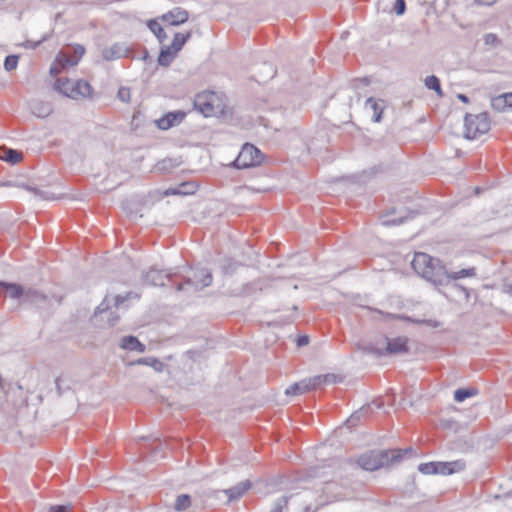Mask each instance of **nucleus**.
Segmentation results:
<instances>
[{
	"mask_svg": "<svg viewBox=\"0 0 512 512\" xmlns=\"http://www.w3.org/2000/svg\"><path fill=\"white\" fill-rule=\"evenodd\" d=\"M478 394V389L474 387L459 388L454 392V400L456 402H463L467 398L473 397Z\"/></svg>",
	"mask_w": 512,
	"mask_h": 512,
	"instance_id": "nucleus-23",
	"label": "nucleus"
},
{
	"mask_svg": "<svg viewBox=\"0 0 512 512\" xmlns=\"http://www.w3.org/2000/svg\"><path fill=\"white\" fill-rule=\"evenodd\" d=\"M1 158L8 163L17 164L22 159V153L11 148H5Z\"/></svg>",
	"mask_w": 512,
	"mask_h": 512,
	"instance_id": "nucleus-30",
	"label": "nucleus"
},
{
	"mask_svg": "<svg viewBox=\"0 0 512 512\" xmlns=\"http://www.w3.org/2000/svg\"><path fill=\"white\" fill-rule=\"evenodd\" d=\"M149 29L153 32V34L157 37L160 43H163L167 39V34L162 28V26L156 20H150L148 22Z\"/></svg>",
	"mask_w": 512,
	"mask_h": 512,
	"instance_id": "nucleus-28",
	"label": "nucleus"
},
{
	"mask_svg": "<svg viewBox=\"0 0 512 512\" xmlns=\"http://www.w3.org/2000/svg\"><path fill=\"white\" fill-rule=\"evenodd\" d=\"M176 55L177 52H174L170 46H164L160 50L158 64L163 67H168Z\"/></svg>",
	"mask_w": 512,
	"mask_h": 512,
	"instance_id": "nucleus-18",
	"label": "nucleus"
},
{
	"mask_svg": "<svg viewBox=\"0 0 512 512\" xmlns=\"http://www.w3.org/2000/svg\"><path fill=\"white\" fill-rule=\"evenodd\" d=\"M187 355L190 357V358H193V355H194V352L189 350L187 351Z\"/></svg>",
	"mask_w": 512,
	"mask_h": 512,
	"instance_id": "nucleus-61",
	"label": "nucleus"
},
{
	"mask_svg": "<svg viewBox=\"0 0 512 512\" xmlns=\"http://www.w3.org/2000/svg\"><path fill=\"white\" fill-rule=\"evenodd\" d=\"M395 213V209L389 210L387 213L382 215L381 221L385 226L400 225L408 218L407 216H400L398 218L391 217Z\"/></svg>",
	"mask_w": 512,
	"mask_h": 512,
	"instance_id": "nucleus-24",
	"label": "nucleus"
},
{
	"mask_svg": "<svg viewBox=\"0 0 512 512\" xmlns=\"http://www.w3.org/2000/svg\"><path fill=\"white\" fill-rule=\"evenodd\" d=\"M176 164L173 163L171 159L163 160L162 162L158 163L157 167L159 170H167Z\"/></svg>",
	"mask_w": 512,
	"mask_h": 512,
	"instance_id": "nucleus-45",
	"label": "nucleus"
},
{
	"mask_svg": "<svg viewBox=\"0 0 512 512\" xmlns=\"http://www.w3.org/2000/svg\"><path fill=\"white\" fill-rule=\"evenodd\" d=\"M262 160V152L253 144L245 143L232 165L237 169H246L260 165Z\"/></svg>",
	"mask_w": 512,
	"mask_h": 512,
	"instance_id": "nucleus-5",
	"label": "nucleus"
},
{
	"mask_svg": "<svg viewBox=\"0 0 512 512\" xmlns=\"http://www.w3.org/2000/svg\"><path fill=\"white\" fill-rule=\"evenodd\" d=\"M252 487L250 480L239 482L235 486L223 490L224 494L228 498V502L236 501L240 499L249 489Z\"/></svg>",
	"mask_w": 512,
	"mask_h": 512,
	"instance_id": "nucleus-12",
	"label": "nucleus"
},
{
	"mask_svg": "<svg viewBox=\"0 0 512 512\" xmlns=\"http://www.w3.org/2000/svg\"><path fill=\"white\" fill-rule=\"evenodd\" d=\"M106 302L107 299H104L103 302L96 308L94 312L95 317L99 314H102L103 312H107V310L109 309V305Z\"/></svg>",
	"mask_w": 512,
	"mask_h": 512,
	"instance_id": "nucleus-46",
	"label": "nucleus"
},
{
	"mask_svg": "<svg viewBox=\"0 0 512 512\" xmlns=\"http://www.w3.org/2000/svg\"><path fill=\"white\" fill-rule=\"evenodd\" d=\"M166 281H171V275L157 269H150L144 275V282L152 286H165Z\"/></svg>",
	"mask_w": 512,
	"mask_h": 512,
	"instance_id": "nucleus-13",
	"label": "nucleus"
},
{
	"mask_svg": "<svg viewBox=\"0 0 512 512\" xmlns=\"http://www.w3.org/2000/svg\"><path fill=\"white\" fill-rule=\"evenodd\" d=\"M21 187H23V188L27 189L28 191H33V192H35V193H38V190H37L36 188H32V187H30V186H28V185H24V184H23V185H21Z\"/></svg>",
	"mask_w": 512,
	"mask_h": 512,
	"instance_id": "nucleus-55",
	"label": "nucleus"
},
{
	"mask_svg": "<svg viewBox=\"0 0 512 512\" xmlns=\"http://www.w3.org/2000/svg\"><path fill=\"white\" fill-rule=\"evenodd\" d=\"M316 388L317 387H316V384L314 383V377H313V378L304 379V380H301L299 382L292 384L291 386H289L286 389L285 394L291 395V396L301 395L308 391L314 390Z\"/></svg>",
	"mask_w": 512,
	"mask_h": 512,
	"instance_id": "nucleus-11",
	"label": "nucleus"
},
{
	"mask_svg": "<svg viewBox=\"0 0 512 512\" xmlns=\"http://www.w3.org/2000/svg\"><path fill=\"white\" fill-rule=\"evenodd\" d=\"M48 39V36L45 35L43 36L39 41L37 42H33V41H30V40H27L25 43H24V47L25 48H30V49H35L37 48L41 43H43L44 41H46Z\"/></svg>",
	"mask_w": 512,
	"mask_h": 512,
	"instance_id": "nucleus-43",
	"label": "nucleus"
},
{
	"mask_svg": "<svg viewBox=\"0 0 512 512\" xmlns=\"http://www.w3.org/2000/svg\"><path fill=\"white\" fill-rule=\"evenodd\" d=\"M55 384H56V390H57V394L58 396H61L63 394V388L60 384V377H57L56 380H55Z\"/></svg>",
	"mask_w": 512,
	"mask_h": 512,
	"instance_id": "nucleus-50",
	"label": "nucleus"
},
{
	"mask_svg": "<svg viewBox=\"0 0 512 512\" xmlns=\"http://www.w3.org/2000/svg\"><path fill=\"white\" fill-rule=\"evenodd\" d=\"M128 52L129 49L123 44L115 43L111 47L103 49L102 57L106 61H111L114 59H119L123 56H129Z\"/></svg>",
	"mask_w": 512,
	"mask_h": 512,
	"instance_id": "nucleus-14",
	"label": "nucleus"
},
{
	"mask_svg": "<svg viewBox=\"0 0 512 512\" xmlns=\"http://www.w3.org/2000/svg\"><path fill=\"white\" fill-rule=\"evenodd\" d=\"M190 185H191V184H189V183H184V184H182V186H190Z\"/></svg>",
	"mask_w": 512,
	"mask_h": 512,
	"instance_id": "nucleus-62",
	"label": "nucleus"
},
{
	"mask_svg": "<svg viewBox=\"0 0 512 512\" xmlns=\"http://www.w3.org/2000/svg\"><path fill=\"white\" fill-rule=\"evenodd\" d=\"M366 107H369L373 110V120L375 122H380L382 119L383 107L379 105L377 101H375L372 97L366 100Z\"/></svg>",
	"mask_w": 512,
	"mask_h": 512,
	"instance_id": "nucleus-29",
	"label": "nucleus"
},
{
	"mask_svg": "<svg viewBox=\"0 0 512 512\" xmlns=\"http://www.w3.org/2000/svg\"><path fill=\"white\" fill-rule=\"evenodd\" d=\"M19 57L17 55H8L4 61V68L7 71H12L17 67Z\"/></svg>",
	"mask_w": 512,
	"mask_h": 512,
	"instance_id": "nucleus-36",
	"label": "nucleus"
},
{
	"mask_svg": "<svg viewBox=\"0 0 512 512\" xmlns=\"http://www.w3.org/2000/svg\"><path fill=\"white\" fill-rule=\"evenodd\" d=\"M84 53H85V48L82 45H75L73 47V54L72 55L75 58H77L78 61L84 55Z\"/></svg>",
	"mask_w": 512,
	"mask_h": 512,
	"instance_id": "nucleus-44",
	"label": "nucleus"
},
{
	"mask_svg": "<svg viewBox=\"0 0 512 512\" xmlns=\"http://www.w3.org/2000/svg\"><path fill=\"white\" fill-rule=\"evenodd\" d=\"M212 280L213 276L211 271L207 268H201L194 271L192 277H188L183 283H179L177 285V290L182 291L186 289V286H189L194 291H199L210 286Z\"/></svg>",
	"mask_w": 512,
	"mask_h": 512,
	"instance_id": "nucleus-8",
	"label": "nucleus"
},
{
	"mask_svg": "<svg viewBox=\"0 0 512 512\" xmlns=\"http://www.w3.org/2000/svg\"><path fill=\"white\" fill-rule=\"evenodd\" d=\"M149 58H150L149 53H148L147 49L144 48L142 50L141 59L144 60V61H147Z\"/></svg>",
	"mask_w": 512,
	"mask_h": 512,
	"instance_id": "nucleus-53",
	"label": "nucleus"
},
{
	"mask_svg": "<svg viewBox=\"0 0 512 512\" xmlns=\"http://www.w3.org/2000/svg\"><path fill=\"white\" fill-rule=\"evenodd\" d=\"M505 289L508 293H511L512 294V283L511 284H506L505 285Z\"/></svg>",
	"mask_w": 512,
	"mask_h": 512,
	"instance_id": "nucleus-58",
	"label": "nucleus"
},
{
	"mask_svg": "<svg viewBox=\"0 0 512 512\" xmlns=\"http://www.w3.org/2000/svg\"><path fill=\"white\" fill-rule=\"evenodd\" d=\"M137 298L138 295L134 292H128L125 296L123 295H117L115 296L114 300H115V306L116 307H119L121 304H123L126 300L130 299V298Z\"/></svg>",
	"mask_w": 512,
	"mask_h": 512,
	"instance_id": "nucleus-38",
	"label": "nucleus"
},
{
	"mask_svg": "<svg viewBox=\"0 0 512 512\" xmlns=\"http://www.w3.org/2000/svg\"><path fill=\"white\" fill-rule=\"evenodd\" d=\"M342 381V377L337 374L328 373L325 375H317L314 376V383L316 384V387H319L320 385L327 383V384H335Z\"/></svg>",
	"mask_w": 512,
	"mask_h": 512,
	"instance_id": "nucleus-22",
	"label": "nucleus"
},
{
	"mask_svg": "<svg viewBox=\"0 0 512 512\" xmlns=\"http://www.w3.org/2000/svg\"><path fill=\"white\" fill-rule=\"evenodd\" d=\"M309 343V337L307 335L299 336L297 339V346L302 347Z\"/></svg>",
	"mask_w": 512,
	"mask_h": 512,
	"instance_id": "nucleus-49",
	"label": "nucleus"
},
{
	"mask_svg": "<svg viewBox=\"0 0 512 512\" xmlns=\"http://www.w3.org/2000/svg\"><path fill=\"white\" fill-rule=\"evenodd\" d=\"M411 265L418 275L435 284H442L444 275L447 274V269L442 262L426 253H415Z\"/></svg>",
	"mask_w": 512,
	"mask_h": 512,
	"instance_id": "nucleus-2",
	"label": "nucleus"
},
{
	"mask_svg": "<svg viewBox=\"0 0 512 512\" xmlns=\"http://www.w3.org/2000/svg\"><path fill=\"white\" fill-rule=\"evenodd\" d=\"M132 365H147L152 367L155 371L161 372L164 368V364L156 357H144L139 358L131 363Z\"/></svg>",
	"mask_w": 512,
	"mask_h": 512,
	"instance_id": "nucleus-19",
	"label": "nucleus"
},
{
	"mask_svg": "<svg viewBox=\"0 0 512 512\" xmlns=\"http://www.w3.org/2000/svg\"><path fill=\"white\" fill-rule=\"evenodd\" d=\"M479 5H492L496 0H475Z\"/></svg>",
	"mask_w": 512,
	"mask_h": 512,
	"instance_id": "nucleus-52",
	"label": "nucleus"
},
{
	"mask_svg": "<svg viewBox=\"0 0 512 512\" xmlns=\"http://www.w3.org/2000/svg\"><path fill=\"white\" fill-rule=\"evenodd\" d=\"M189 18L188 11L176 7L161 16V20L169 25L178 26L185 23Z\"/></svg>",
	"mask_w": 512,
	"mask_h": 512,
	"instance_id": "nucleus-10",
	"label": "nucleus"
},
{
	"mask_svg": "<svg viewBox=\"0 0 512 512\" xmlns=\"http://www.w3.org/2000/svg\"><path fill=\"white\" fill-rule=\"evenodd\" d=\"M464 120V136L467 139H476L490 130V120L486 112L466 114Z\"/></svg>",
	"mask_w": 512,
	"mask_h": 512,
	"instance_id": "nucleus-4",
	"label": "nucleus"
},
{
	"mask_svg": "<svg viewBox=\"0 0 512 512\" xmlns=\"http://www.w3.org/2000/svg\"><path fill=\"white\" fill-rule=\"evenodd\" d=\"M50 73L52 75H57L59 73V69L57 67H51Z\"/></svg>",
	"mask_w": 512,
	"mask_h": 512,
	"instance_id": "nucleus-56",
	"label": "nucleus"
},
{
	"mask_svg": "<svg viewBox=\"0 0 512 512\" xmlns=\"http://www.w3.org/2000/svg\"><path fill=\"white\" fill-rule=\"evenodd\" d=\"M491 106L494 110L502 112L506 108H509V102L507 94H503L491 99Z\"/></svg>",
	"mask_w": 512,
	"mask_h": 512,
	"instance_id": "nucleus-31",
	"label": "nucleus"
},
{
	"mask_svg": "<svg viewBox=\"0 0 512 512\" xmlns=\"http://www.w3.org/2000/svg\"><path fill=\"white\" fill-rule=\"evenodd\" d=\"M24 302H28L35 305H41L48 302V298L43 293L34 290L28 289L25 292Z\"/></svg>",
	"mask_w": 512,
	"mask_h": 512,
	"instance_id": "nucleus-17",
	"label": "nucleus"
},
{
	"mask_svg": "<svg viewBox=\"0 0 512 512\" xmlns=\"http://www.w3.org/2000/svg\"><path fill=\"white\" fill-rule=\"evenodd\" d=\"M466 467V463L463 460H456L449 462L450 474L460 472L464 470Z\"/></svg>",
	"mask_w": 512,
	"mask_h": 512,
	"instance_id": "nucleus-37",
	"label": "nucleus"
},
{
	"mask_svg": "<svg viewBox=\"0 0 512 512\" xmlns=\"http://www.w3.org/2000/svg\"><path fill=\"white\" fill-rule=\"evenodd\" d=\"M413 453L414 450L411 447L405 449L371 450L359 456L357 463L364 470L374 471L397 464L405 456H411Z\"/></svg>",
	"mask_w": 512,
	"mask_h": 512,
	"instance_id": "nucleus-1",
	"label": "nucleus"
},
{
	"mask_svg": "<svg viewBox=\"0 0 512 512\" xmlns=\"http://www.w3.org/2000/svg\"><path fill=\"white\" fill-rule=\"evenodd\" d=\"M386 347L384 349L376 348L374 346L366 347V351L369 353L382 356V355H394V354H402L407 353L409 351L407 337H396L393 339H389L388 337L384 338Z\"/></svg>",
	"mask_w": 512,
	"mask_h": 512,
	"instance_id": "nucleus-7",
	"label": "nucleus"
},
{
	"mask_svg": "<svg viewBox=\"0 0 512 512\" xmlns=\"http://www.w3.org/2000/svg\"><path fill=\"white\" fill-rule=\"evenodd\" d=\"M424 82H425V86L428 89L435 91L436 94L439 97L443 96V91H442V88H441V83H440V80H439V78L437 76H435V75L427 76L425 78Z\"/></svg>",
	"mask_w": 512,
	"mask_h": 512,
	"instance_id": "nucleus-25",
	"label": "nucleus"
},
{
	"mask_svg": "<svg viewBox=\"0 0 512 512\" xmlns=\"http://www.w3.org/2000/svg\"><path fill=\"white\" fill-rule=\"evenodd\" d=\"M194 109L205 117H211L219 109V98L213 91H203L196 94L193 102Z\"/></svg>",
	"mask_w": 512,
	"mask_h": 512,
	"instance_id": "nucleus-6",
	"label": "nucleus"
},
{
	"mask_svg": "<svg viewBox=\"0 0 512 512\" xmlns=\"http://www.w3.org/2000/svg\"><path fill=\"white\" fill-rule=\"evenodd\" d=\"M475 275H476V269L474 267H472V268H467V269H461L458 272H448L447 271V274L444 275V278L457 280V279L465 278V277H473Z\"/></svg>",
	"mask_w": 512,
	"mask_h": 512,
	"instance_id": "nucleus-27",
	"label": "nucleus"
},
{
	"mask_svg": "<svg viewBox=\"0 0 512 512\" xmlns=\"http://www.w3.org/2000/svg\"><path fill=\"white\" fill-rule=\"evenodd\" d=\"M418 470L423 474H438L437 462L422 463L418 466Z\"/></svg>",
	"mask_w": 512,
	"mask_h": 512,
	"instance_id": "nucleus-34",
	"label": "nucleus"
},
{
	"mask_svg": "<svg viewBox=\"0 0 512 512\" xmlns=\"http://www.w3.org/2000/svg\"><path fill=\"white\" fill-rule=\"evenodd\" d=\"M371 411L370 405L361 407L358 411L354 412L347 420L348 424L354 425L355 421L360 420L362 417L368 415Z\"/></svg>",
	"mask_w": 512,
	"mask_h": 512,
	"instance_id": "nucleus-33",
	"label": "nucleus"
},
{
	"mask_svg": "<svg viewBox=\"0 0 512 512\" xmlns=\"http://www.w3.org/2000/svg\"><path fill=\"white\" fill-rule=\"evenodd\" d=\"M457 97L463 103H469V98L465 94H458Z\"/></svg>",
	"mask_w": 512,
	"mask_h": 512,
	"instance_id": "nucleus-54",
	"label": "nucleus"
},
{
	"mask_svg": "<svg viewBox=\"0 0 512 512\" xmlns=\"http://www.w3.org/2000/svg\"><path fill=\"white\" fill-rule=\"evenodd\" d=\"M54 88L66 97L72 99H77L79 97H89L92 92V87L87 81H71L67 78H58L55 81Z\"/></svg>",
	"mask_w": 512,
	"mask_h": 512,
	"instance_id": "nucleus-3",
	"label": "nucleus"
},
{
	"mask_svg": "<svg viewBox=\"0 0 512 512\" xmlns=\"http://www.w3.org/2000/svg\"><path fill=\"white\" fill-rule=\"evenodd\" d=\"M185 116L186 113L181 110L168 112L161 118L155 120V124L161 130H168L171 127L180 124L184 120Z\"/></svg>",
	"mask_w": 512,
	"mask_h": 512,
	"instance_id": "nucleus-9",
	"label": "nucleus"
},
{
	"mask_svg": "<svg viewBox=\"0 0 512 512\" xmlns=\"http://www.w3.org/2000/svg\"><path fill=\"white\" fill-rule=\"evenodd\" d=\"M291 496H282L275 502V506L271 512H285L288 508V502Z\"/></svg>",
	"mask_w": 512,
	"mask_h": 512,
	"instance_id": "nucleus-35",
	"label": "nucleus"
},
{
	"mask_svg": "<svg viewBox=\"0 0 512 512\" xmlns=\"http://www.w3.org/2000/svg\"><path fill=\"white\" fill-rule=\"evenodd\" d=\"M405 319L408 320V321H412L414 323H417V324H425L427 326L434 327V328L439 326V322L436 321V320H432V319H428V320H413L410 317H405Z\"/></svg>",
	"mask_w": 512,
	"mask_h": 512,
	"instance_id": "nucleus-41",
	"label": "nucleus"
},
{
	"mask_svg": "<svg viewBox=\"0 0 512 512\" xmlns=\"http://www.w3.org/2000/svg\"><path fill=\"white\" fill-rule=\"evenodd\" d=\"M120 347L129 351L145 352L146 346L137 337L129 335L121 339Z\"/></svg>",
	"mask_w": 512,
	"mask_h": 512,
	"instance_id": "nucleus-16",
	"label": "nucleus"
},
{
	"mask_svg": "<svg viewBox=\"0 0 512 512\" xmlns=\"http://www.w3.org/2000/svg\"><path fill=\"white\" fill-rule=\"evenodd\" d=\"M393 11L397 15H403L405 13V11H406V2H405V0H396L395 4H394V7H393Z\"/></svg>",
	"mask_w": 512,
	"mask_h": 512,
	"instance_id": "nucleus-40",
	"label": "nucleus"
},
{
	"mask_svg": "<svg viewBox=\"0 0 512 512\" xmlns=\"http://www.w3.org/2000/svg\"><path fill=\"white\" fill-rule=\"evenodd\" d=\"M3 186H12V182L11 181L0 182V187H3Z\"/></svg>",
	"mask_w": 512,
	"mask_h": 512,
	"instance_id": "nucleus-59",
	"label": "nucleus"
},
{
	"mask_svg": "<svg viewBox=\"0 0 512 512\" xmlns=\"http://www.w3.org/2000/svg\"><path fill=\"white\" fill-rule=\"evenodd\" d=\"M32 112L38 117H46L52 112V109L50 105L39 102L33 104Z\"/></svg>",
	"mask_w": 512,
	"mask_h": 512,
	"instance_id": "nucleus-32",
	"label": "nucleus"
},
{
	"mask_svg": "<svg viewBox=\"0 0 512 512\" xmlns=\"http://www.w3.org/2000/svg\"><path fill=\"white\" fill-rule=\"evenodd\" d=\"M50 512H70L68 506L64 505H58V506H52L50 508Z\"/></svg>",
	"mask_w": 512,
	"mask_h": 512,
	"instance_id": "nucleus-48",
	"label": "nucleus"
},
{
	"mask_svg": "<svg viewBox=\"0 0 512 512\" xmlns=\"http://www.w3.org/2000/svg\"><path fill=\"white\" fill-rule=\"evenodd\" d=\"M508 102H509V108H512V93L507 94Z\"/></svg>",
	"mask_w": 512,
	"mask_h": 512,
	"instance_id": "nucleus-57",
	"label": "nucleus"
},
{
	"mask_svg": "<svg viewBox=\"0 0 512 512\" xmlns=\"http://www.w3.org/2000/svg\"><path fill=\"white\" fill-rule=\"evenodd\" d=\"M1 291H5L7 296L11 299H24L26 292L20 284L4 281H0V292Z\"/></svg>",
	"mask_w": 512,
	"mask_h": 512,
	"instance_id": "nucleus-15",
	"label": "nucleus"
},
{
	"mask_svg": "<svg viewBox=\"0 0 512 512\" xmlns=\"http://www.w3.org/2000/svg\"><path fill=\"white\" fill-rule=\"evenodd\" d=\"M56 62L61 68H67L70 66H75L78 64L77 58H75L73 55H70L67 52L61 51L57 57Z\"/></svg>",
	"mask_w": 512,
	"mask_h": 512,
	"instance_id": "nucleus-21",
	"label": "nucleus"
},
{
	"mask_svg": "<svg viewBox=\"0 0 512 512\" xmlns=\"http://www.w3.org/2000/svg\"><path fill=\"white\" fill-rule=\"evenodd\" d=\"M119 321V316L118 315H113L112 317H110L108 319V322H109V326L113 327L115 326Z\"/></svg>",
	"mask_w": 512,
	"mask_h": 512,
	"instance_id": "nucleus-51",
	"label": "nucleus"
},
{
	"mask_svg": "<svg viewBox=\"0 0 512 512\" xmlns=\"http://www.w3.org/2000/svg\"><path fill=\"white\" fill-rule=\"evenodd\" d=\"M182 192L181 191H178V190H172L171 194H181ZM184 194H186L187 192H183Z\"/></svg>",
	"mask_w": 512,
	"mask_h": 512,
	"instance_id": "nucleus-60",
	"label": "nucleus"
},
{
	"mask_svg": "<svg viewBox=\"0 0 512 512\" xmlns=\"http://www.w3.org/2000/svg\"><path fill=\"white\" fill-rule=\"evenodd\" d=\"M484 39H485L486 44H491V45H494V44H497L500 42L498 37L492 33L486 34Z\"/></svg>",
	"mask_w": 512,
	"mask_h": 512,
	"instance_id": "nucleus-47",
	"label": "nucleus"
},
{
	"mask_svg": "<svg viewBox=\"0 0 512 512\" xmlns=\"http://www.w3.org/2000/svg\"><path fill=\"white\" fill-rule=\"evenodd\" d=\"M438 474L450 475L449 462H437Z\"/></svg>",
	"mask_w": 512,
	"mask_h": 512,
	"instance_id": "nucleus-42",
	"label": "nucleus"
},
{
	"mask_svg": "<svg viewBox=\"0 0 512 512\" xmlns=\"http://www.w3.org/2000/svg\"><path fill=\"white\" fill-rule=\"evenodd\" d=\"M191 36V31H188L186 33H175L170 47L174 50V52L178 53L185 45V43L191 38Z\"/></svg>",
	"mask_w": 512,
	"mask_h": 512,
	"instance_id": "nucleus-20",
	"label": "nucleus"
},
{
	"mask_svg": "<svg viewBox=\"0 0 512 512\" xmlns=\"http://www.w3.org/2000/svg\"><path fill=\"white\" fill-rule=\"evenodd\" d=\"M192 500L191 496L188 494H181L177 496L175 503H174V509L178 512H183L186 509H188L191 506Z\"/></svg>",
	"mask_w": 512,
	"mask_h": 512,
	"instance_id": "nucleus-26",
	"label": "nucleus"
},
{
	"mask_svg": "<svg viewBox=\"0 0 512 512\" xmlns=\"http://www.w3.org/2000/svg\"><path fill=\"white\" fill-rule=\"evenodd\" d=\"M130 89L127 88V87H121L119 88L118 90V93H117V97L119 98V100H121L122 102H129L130 101Z\"/></svg>",
	"mask_w": 512,
	"mask_h": 512,
	"instance_id": "nucleus-39",
	"label": "nucleus"
}]
</instances>
